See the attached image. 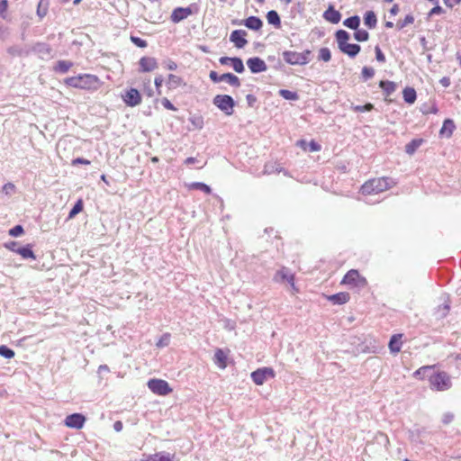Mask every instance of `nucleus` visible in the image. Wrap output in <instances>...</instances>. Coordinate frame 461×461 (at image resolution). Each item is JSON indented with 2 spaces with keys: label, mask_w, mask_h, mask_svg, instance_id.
Returning <instances> with one entry per match:
<instances>
[{
  "label": "nucleus",
  "mask_w": 461,
  "mask_h": 461,
  "mask_svg": "<svg viewBox=\"0 0 461 461\" xmlns=\"http://www.w3.org/2000/svg\"><path fill=\"white\" fill-rule=\"evenodd\" d=\"M456 129L455 122L452 119L447 118L443 122V125L439 131V134L441 136H446L447 138L451 137L454 131Z\"/></svg>",
  "instance_id": "nucleus-22"
},
{
  "label": "nucleus",
  "mask_w": 461,
  "mask_h": 461,
  "mask_svg": "<svg viewBox=\"0 0 461 461\" xmlns=\"http://www.w3.org/2000/svg\"><path fill=\"white\" fill-rule=\"evenodd\" d=\"M247 32L245 30H234L230 35V41L238 49H242L248 44L246 40Z\"/></svg>",
  "instance_id": "nucleus-11"
},
{
  "label": "nucleus",
  "mask_w": 461,
  "mask_h": 461,
  "mask_svg": "<svg viewBox=\"0 0 461 461\" xmlns=\"http://www.w3.org/2000/svg\"><path fill=\"white\" fill-rule=\"evenodd\" d=\"M213 360L215 364L224 368L226 366L227 356L222 349L217 348L214 353Z\"/></svg>",
  "instance_id": "nucleus-32"
},
{
  "label": "nucleus",
  "mask_w": 461,
  "mask_h": 461,
  "mask_svg": "<svg viewBox=\"0 0 461 461\" xmlns=\"http://www.w3.org/2000/svg\"><path fill=\"white\" fill-rule=\"evenodd\" d=\"M429 386L435 391H447L451 388L452 382L447 373L434 370L430 375Z\"/></svg>",
  "instance_id": "nucleus-4"
},
{
  "label": "nucleus",
  "mask_w": 461,
  "mask_h": 461,
  "mask_svg": "<svg viewBox=\"0 0 461 461\" xmlns=\"http://www.w3.org/2000/svg\"><path fill=\"white\" fill-rule=\"evenodd\" d=\"M183 82V79L174 74H169L167 81V86L169 90L177 88Z\"/></svg>",
  "instance_id": "nucleus-33"
},
{
  "label": "nucleus",
  "mask_w": 461,
  "mask_h": 461,
  "mask_svg": "<svg viewBox=\"0 0 461 461\" xmlns=\"http://www.w3.org/2000/svg\"><path fill=\"white\" fill-rule=\"evenodd\" d=\"M375 76V69L372 67H363L361 70V77L363 81H367Z\"/></svg>",
  "instance_id": "nucleus-45"
},
{
  "label": "nucleus",
  "mask_w": 461,
  "mask_h": 461,
  "mask_svg": "<svg viewBox=\"0 0 461 461\" xmlns=\"http://www.w3.org/2000/svg\"><path fill=\"white\" fill-rule=\"evenodd\" d=\"M450 310V305L448 303H444L442 305H439L435 312V316L437 319L445 318Z\"/></svg>",
  "instance_id": "nucleus-40"
},
{
  "label": "nucleus",
  "mask_w": 461,
  "mask_h": 461,
  "mask_svg": "<svg viewBox=\"0 0 461 461\" xmlns=\"http://www.w3.org/2000/svg\"><path fill=\"white\" fill-rule=\"evenodd\" d=\"M266 17L269 24L274 25L277 29L281 27V18L276 11H268Z\"/></svg>",
  "instance_id": "nucleus-29"
},
{
  "label": "nucleus",
  "mask_w": 461,
  "mask_h": 461,
  "mask_svg": "<svg viewBox=\"0 0 461 461\" xmlns=\"http://www.w3.org/2000/svg\"><path fill=\"white\" fill-rule=\"evenodd\" d=\"M212 104L226 115H232L236 103L231 95H216L212 99Z\"/></svg>",
  "instance_id": "nucleus-5"
},
{
  "label": "nucleus",
  "mask_w": 461,
  "mask_h": 461,
  "mask_svg": "<svg viewBox=\"0 0 461 461\" xmlns=\"http://www.w3.org/2000/svg\"><path fill=\"white\" fill-rule=\"evenodd\" d=\"M163 82H164V78L161 75H158L155 77L154 84H155V86H156V89H157L158 95H161L160 88L163 85Z\"/></svg>",
  "instance_id": "nucleus-59"
},
{
  "label": "nucleus",
  "mask_w": 461,
  "mask_h": 461,
  "mask_svg": "<svg viewBox=\"0 0 461 461\" xmlns=\"http://www.w3.org/2000/svg\"><path fill=\"white\" fill-rule=\"evenodd\" d=\"M454 420V414L451 413V412H447L443 415L442 417V422L446 425L449 424L450 422H452Z\"/></svg>",
  "instance_id": "nucleus-63"
},
{
  "label": "nucleus",
  "mask_w": 461,
  "mask_h": 461,
  "mask_svg": "<svg viewBox=\"0 0 461 461\" xmlns=\"http://www.w3.org/2000/svg\"><path fill=\"white\" fill-rule=\"evenodd\" d=\"M350 34L342 29L338 30L335 32V40L338 44L339 50L348 55L349 58L354 59L358 55L361 50V46L357 43H348Z\"/></svg>",
  "instance_id": "nucleus-2"
},
{
  "label": "nucleus",
  "mask_w": 461,
  "mask_h": 461,
  "mask_svg": "<svg viewBox=\"0 0 461 461\" xmlns=\"http://www.w3.org/2000/svg\"><path fill=\"white\" fill-rule=\"evenodd\" d=\"M22 245L17 241H10L5 243V248L14 253H17V250Z\"/></svg>",
  "instance_id": "nucleus-54"
},
{
  "label": "nucleus",
  "mask_w": 461,
  "mask_h": 461,
  "mask_svg": "<svg viewBox=\"0 0 461 461\" xmlns=\"http://www.w3.org/2000/svg\"><path fill=\"white\" fill-rule=\"evenodd\" d=\"M16 254L20 255L23 259H36L32 244L22 245Z\"/></svg>",
  "instance_id": "nucleus-24"
},
{
  "label": "nucleus",
  "mask_w": 461,
  "mask_h": 461,
  "mask_svg": "<svg viewBox=\"0 0 461 461\" xmlns=\"http://www.w3.org/2000/svg\"><path fill=\"white\" fill-rule=\"evenodd\" d=\"M122 99L129 107H135L141 103V95L136 88L130 87L122 95Z\"/></svg>",
  "instance_id": "nucleus-8"
},
{
  "label": "nucleus",
  "mask_w": 461,
  "mask_h": 461,
  "mask_svg": "<svg viewBox=\"0 0 461 461\" xmlns=\"http://www.w3.org/2000/svg\"><path fill=\"white\" fill-rule=\"evenodd\" d=\"M359 281H365V279L360 276L357 270L351 269L344 276L341 283L344 285H358Z\"/></svg>",
  "instance_id": "nucleus-17"
},
{
  "label": "nucleus",
  "mask_w": 461,
  "mask_h": 461,
  "mask_svg": "<svg viewBox=\"0 0 461 461\" xmlns=\"http://www.w3.org/2000/svg\"><path fill=\"white\" fill-rule=\"evenodd\" d=\"M148 387L152 393L161 396L167 395L172 392V389L167 381L158 378L149 380Z\"/></svg>",
  "instance_id": "nucleus-6"
},
{
  "label": "nucleus",
  "mask_w": 461,
  "mask_h": 461,
  "mask_svg": "<svg viewBox=\"0 0 461 461\" xmlns=\"http://www.w3.org/2000/svg\"><path fill=\"white\" fill-rule=\"evenodd\" d=\"M209 77L213 83L221 82V75H219L216 71L212 70L209 73Z\"/></svg>",
  "instance_id": "nucleus-61"
},
{
  "label": "nucleus",
  "mask_w": 461,
  "mask_h": 461,
  "mask_svg": "<svg viewBox=\"0 0 461 461\" xmlns=\"http://www.w3.org/2000/svg\"><path fill=\"white\" fill-rule=\"evenodd\" d=\"M422 140L421 139H413L411 140L408 144L405 146V152L407 154H413L418 148L421 145Z\"/></svg>",
  "instance_id": "nucleus-38"
},
{
  "label": "nucleus",
  "mask_w": 461,
  "mask_h": 461,
  "mask_svg": "<svg viewBox=\"0 0 461 461\" xmlns=\"http://www.w3.org/2000/svg\"><path fill=\"white\" fill-rule=\"evenodd\" d=\"M230 66L232 67L233 70L237 73H243L245 71L243 60L240 57H232Z\"/></svg>",
  "instance_id": "nucleus-41"
},
{
  "label": "nucleus",
  "mask_w": 461,
  "mask_h": 461,
  "mask_svg": "<svg viewBox=\"0 0 461 461\" xmlns=\"http://www.w3.org/2000/svg\"><path fill=\"white\" fill-rule=\"evenodd\" d=\"M395 185V182L391 177H379L366 181L361 186L363 194H378L384 192Z\"/></svg>",
  "instance_id": "nucleus-3"
},
{
  "label": "nucleus",
  "mask_w": 461,
  "mask_h": 461,
  "mask_svg": "<svg viewBox=\"0 0 461 461\" xmlns=\"http://www.w3.org/2000/svg\"><path fill=\"white\" fill-rule=\"evenodd\" d=\"M8 8V0H0V17L6 18V11Z\"/></svg>",
  "instance_id": "nucleus-56"
},
{
  "label": "nucleus",
  "mask_w": 461,
  "mask_h": 461,
  "mask_svg": "<svg viewBox=\"0 0 461 461\" xmlns=\"http://www.w3.org/2000/svg\"><path fill=\"white\" fill-rule=\"evenodd\" d=\"M0 356L6 359H11L15 356V352L14 351V349L9 348L8 346L1 345L0 346Z\"/></svg>",
  "instance_id": "nucleus-44"
},
{
  "label": "nucleus",
  "mask_w": 461,
  "mask_h": 461,
  "mask_svg": "<svg viewBox=\"0 0 461 461\" xmlns=\"http://www.w3.org/2000/svg\"><path fill=\"white\" fill-rule=\"evenodd\" d=\"M377 23L376 14L374 11H366L364 14V24L368 29L375 28Z\"/></svg>",
  "instance_id": "nucleus-27"
},
{
  "label": "nucleus",
  "mask_w": 461,
  "mask_h": 461,
  "mask_svg": "<svg viewBox=\"0 0 461 461\" xmlns=\"http://www.w3.org/2000/svg\"><path fill=\"white\" fill-rule=\"evenodd\" d=\"M284 60L292 66L300 65L303 66L302 54L296 51L292 50H285L282 53Z\"/></svg>",
  "instance_id": "nucleus-13"
},
{
  "label": "nucleus",
  "mask_w": 461,
  "mask_h": 461,
  "mask_svg": "<svg viewBox=\"0 0 461 461\" xmlns=\"http://www.w3.org/2000/svg\"><path fill=\"white\" fill-rule=\"evenodd\" d=\"M318 59L321 60V61H324V62L330 61V59H331V51H330V50L329 48H327V47L321 48L319 50Z\"/></svg>",
  "instance_id": "nucleus-42"
},
{
  "label": "nucleus",
  "mask_w": 461,
  "mask_h": 461,
  "mask_svg": "<svg viewBox=\"0 0 461 461\" xmlns=\"http://www.w3.org/2000/svg\"><path fill=\"white\" fill-rule=\"evenodd\" d=\"M73 67V62L69 60H59L55 67L54 71L60 74L67 73Z\"/></svg>",
  "instance_id": "nucleus-31"
},
{
  "label": "nucleus",
  "mask_w": 461,
  "mask_h": 461,
  "mask_svg": "<svg viewBox=\"0 0 461 461\" xmlns=\"http://www.w3.org/2000/svg\"><path fill=\"white\" fill-rule=\"evenodd\" d=\"M434 370H435L434 366H421L419 369H417L413 373L412 375H413V377L420 379V380H423V379L427 378L429 381L430 375H432Z\"/></svg>",
  "instance_id": "nucleus-19"
},
{
  "label": "nucleus",
  "mask_w": 461,
  "mask_h": 461,
  "mask_svg": "<svg viewBox=\"0 0 461 461\" xmlns=\"http://www.w3.org/2000/svg\"><path fill=\"white\" fill-rule=\"evenodd\" d=\"M278 95L285 100H289V101L299 100V95L295 91H291L288 89H280L278 91Z\"/></svg>",
  "instance_id": "nucleus-37"
},
{
  "label": "nucleus",
  "mask_w": 461,
  "mask_h": 461,
  "mask_svg": "<svg viewBox=\"0 0 461 461\" xmlns=\"http://www.w3.org/2000/svg\"><path fill=\"white\" fill-rule=\"evenodd\" d=\"M354 39L359 42H365L369 40V32L366 30L357 28L354 32Z\"/></svg>",
  "instance_id": "nucleus-39"
},
{
  "label": "nucleus",
  "mask_w": 461,
  "mask_h": 461,
  "mask_svg": "<svg viewBox=\"0 0 461 461\" xmlns=\"http://www.w3.org/2000/svg\"><path fill=\"white\" fill-rule=\"evenodd\" d=\"M66 86L89 91L97 90L102 82L97 76L92 74H79L64 79Z\"/></svg>",
  "instance_id": "nucleus-1"
},
{
  "label": "nucleus",
  "mask_w": 461,
  "mask_h": 461,
  "mask_svg": "<svg viewBox=\"0 0 461 461\" xmlns=\"http://www.w3.org/2000/svg\"><path fill=\"white\" fill-rule=\"evenodd\" d=\"M139 65L140 72H150L158 68L156 59L151 57H142L139 61Z\"/></svg>",
  "instance_id": "nucleus-16"
},
{
  "label": "nucleus",
  "mask_w": 461,
  "mask_h": 461,
  "mask_svg": "<svg viewBox=\"0 0 461 461\" xmlns=\"http://www.w3.org/2000/svg\"><path fill=\"white\" fill-rule=\"evenodd\" d=\"M161 104L167 110L176 111V107L166 97L161 100Z\"/></svg>",
  "instance_id": "nucleus-60"
},
{
  "label": "nucleus",
  "mask_w": 461,
  "mask_h": 461,
  "mask_svg": "<svg viewBox=\"0 0 461 461\" xmlns=\"http://www.w3.org/2000/svg\"><path fill=\"white\" fill-rule=\"evenodd\" d=\"M186 18L187 17L185 14L184 7L175 8L170 16L171 21L175 23H178Z\"/></svg>",
  "instance_id": "nucleus-34"
},
{
  "label": "nucleus",
  "mask_w": 461,
  "mask_h": 461,
  "mask_svg": "<svg viewBox=\"0 0 461 461\" xmlns=\"http://www.w3.org/2000/svg\"><path fill=\"white\" fill-rule=\"evenodd\" d=\"M163 65L164 67L168 69V70H176L177 68V64L173 61L172 59H167L166 60L163 61Z\"/></svg>",
  "instance_id": "nucleus-58"
},
{
  "label": "nucleus",
  "mask_w": 461,
  "mask_h": 461,
  "mask_svg": "<svg viewBox=\"0 0 461 461\" xmlns=\"http://www.w3.org/2000/svg\"><path fill=\"white\" fill-rule=\"evenodd\" d=\"M192 125L201 130L203 127V118L201 115H194L189 119Z\"/></svg>",
  "instance_id": "nucleus-47"
},
{
  "label": "nucleus",
  "mask_w": 461,
  "mask_h": 461,
  "mask_svg": "<svg viewBox=\"0 0 461 461\" xmlns=\"http://www.w3.org/2000/svg\"><path fill=\"white\" fill-rule=\"evenodd\" d=\"M247 66L249 68L250 72L253 74L265 72L267 69L266 62L259 57H253L248 59Z\"/></svg>",
  "instance_id": "nucleus-10"
},
{
  "label": "nucleus",
  "mask_w": 461,
  "mask_h": 461,
  "mask_svg": "<svg viewBox=\"0 0 461 461\" xmlns=\"http://www.w3.org/2000/svg\"><path fill=\"white\" fill-rule=\"evenodd\" d=\"M84 209V202L80 198L78 199L74 206L71 208L70 212H68V220H71L75 218L79 212H81Z\"/></svg>",
  "instance_id": "nucleus-36"
},
{
  "label": "nucleus",
  "mask_w": 461,
  "mask_h": 461,
  "mask_svg": "<svg viewBox=\"0 0 461 461\" xmlns=\"http://www.w3.org/2000/svg\"><path fill=\"white\" fill-rule=\"evenodd\" d=\"M48 0H41L37 6V14L41 19L46 16L48 13Z\"/></svg>",
  "instance_id": "nucleus-43"
},
{
  "label": "nucleus",
  "mask_w": 461,
  "mask_h": 461,
  "mask_svg": "<svg viewBox=\"0 0 461 461\" xmlns=\"http://www.w3.org/2000/svg\"><path fill=\"white\" fill-rule=\"evenodd\" d=\"M276 375L275 371L271 367L258 368L251 373L252 381L258 384H263L268 378H274Z\"/></svg>",
  "instance_id": "nucleus-7"
},
{
  "label": "nucleus",
  "mask_w": 461,
  "mask_h": 461,
  "mask_svg": "<svg viewBox=\"0 0 461 461\" xmlns=\"http://www.w3.org/2000/svg\"><path fill=\"white\" fill-rule=\"evenodd\" d=\"M9 235L12 237H19L24 233V229L22 225L17 224L11 228L8 231Z\"/></svg>",
  "instance_id": "nucleus-48"
},
{
  "label": "nucleus",
  "mask_w": 461,
  "mask_h": 461,
  "mask_svg": "<svg viewBox=\"0 0 461 461\" xmlns=\"http://www.w3.org/2000/svg\"><path fill=\"white\" fill-rule=\"evenodd\" d=\"M379 87L382 89L383 94L386 98L395 92L397 85L390 80H381L379 82Z\"/></svg>",
  "instance_id": "nucleus-21"
},
{
  "label": "nucleus",
  "mask_w": 461,
  "mask_h": 461,
  "mask_svg": "<svg viewBox=\"0 0 461 461\" xmlns=\"http://www.w3.org/2000/svg\"><path fill=\"white\" fill-rule=\"evenodd\" d=\"M246 100L249 107H254L256 103L258 102V98L252 94L247 95Z\"/></svg>",
  "instance_id": "nucleus-62"
},
{
  "label": "nucleus",
  "mask_w": 461,
  "mask_h": 461,
  "mask_svg": "<svg viewBox=\"0 0 461 461\" xmlns=\"http://www.w3.org/2000/svg\"><path fill=\"white\" fill-rule=\"evenodd\" d=\"M360 17L357 14L352 15L343 21V25L350 30H357L360 25Z\"/></svg>",
  "instance_id": "nucleus-30"
},
{
  "label": "nucleus",
  "mask_w": 461,
  "mask_h": 461,
  "mask_svg": "<svg viewBox=\"0 0 461 461\" xmlns=\"http://www.w3.org/2000/svg\"><path fill=\"white\" fill-rule=\"evenodd\" d=\"M275 280L288 282L293 287L294 286V276L287 267H283L275 276Z\"/></svg>",
  "instance_id": "nucleus-18"
},
{
  "label": "nucleus",
  "mask_w": 461,
  "mask_h": 461,
  "mask_svg": "<svg viewBox=\"0 0 461 461\" xmlns=\"http://www.w3.org/2000/svg\"><path fill=\"white\" fill-rule=\"evenodd\" d=\"M221 81H224L226 83H228L230 86H233V87H240V78L230 73V72H227V73H224L221 75Z\"/></svg>",
  "instance_id": "nucleus-28"
},
{
  "label": "nucleus",
  "mask_w": 461,
  "mask_h": 461,
  "mask_svg": "<svg viewBox=\"0 0 461 461\" xmlns=\"http://www.w3.org/2000/svg\"><path fill=\"white\" fill-rule=\"evenodd\" d=\"M301 54L303 57L302 59L303 61V65L308 64L312 59V52L310 50H305L303 52H301Z\"/></svg>",
  "instance_id": "nucleus-57"
},
{
  "label": "nucleus",
  "mask_w": 461,
  "mask_h": 461,
  "mask_svg": "<svg viewBox=\"0 0 461 461\" xmlns=\"http://www.w3.org/2000/svg\"><path fill=\"white\" fill-rule=\"evenodd\" d=\"M188 188L192 189V190H200L206 194H212V188L208 185H206L205 183H203V182H193V183L189 184Z\"/></svg>",
  "instance_id": "nucleus-35"
},
{
  "label": "nucleus",
  "mask_w": 461,
  "mask_h": 461,
  "mask_svg": "<svg viewBox=\"0 0 461 461\" xmlns=\"http://www.w3.org/2000/svg\"><path fill=\"white\" fill-rule=\"evenodd\" d=\"M33 51L39 55L41 59H47L51 57L52 49L45 42H37L32 49L31 52Z\"/></svg>",
  "instance_id": "nucleus-12"
},
{
  "label": "nucleus",
  "mask_w": 461,
  "mask_h": 461,
  "mask_svg": "<svg viewBox=\"0 0 461 461\" xmlns=\"http://www.w3.org/2000/svg\"><path fill=\"white\" fill-rule=\"evenodd\" d=\"M350 299V295L348 293L340 292L334 294H331L328 297V300L331 302L333 304L341 305L348 303Z\"/></svg>",
  "instance_id": "nucleus-23"
},
{
  "label": "nucleus",
  "mask_w": 461,
  "mask_h": 461,
  "mask_svg": "<svg viewBox=\"0 0 461 461\" xmlns=\"http://www.w3.org/2000/svg\"><path fill=\"white\" fill-rule=\"evenodd\" d=\"M168 341H169V335L168 334H165L157 343V346L161 348V347H164V346H167L168 344Z\"/></svg>",
  "instance_id": "nucleus-64"
},
{
  "label": "nucleus",
  "mask_w": 461,
  "mask_h": 461,
  "mask_svg": "<svg viewBox=\"0 0 461 461\" xmlns=\"http://www.w3.org/2000/svg\"><path fill=\"white\" fill-rule=\"evenodd\" d=\"M375 59L380 63H384L386 61L385 55L382 51L381 48L376 45L375 47Z\"/></svg>",
  "instance_id": "nucleus-53"
},
{
  "label": "nucleus",
  "mask_w": 461,
  "mask_h": 461,
  "mask_svg": "<svg viewBox=\"0 0 461 461\" xmlns=\"http://www.w3.org/2000/svg\"><path fill=\"white\" fill-rule=\"evenodd\" d=\"M131 42L136 45L137 47L139 48H145L147 47L148 43L145 40L140 38V37H137V36H133L131 35Z\"/></svg>",
  "instance_id": "nucleus-52"
},
{
  "label": "nucleus",
  "mask_w": 461,
  "mask_h": 461,
  "mask_svg": "<svg viewBox=\"0 0 461 461\" xmlns=\"http://www.w3.org/2000/svg\"><path fill=\"white\" fill-rule=\"evenodd\" d=\"M375 108L374 104L371 103H366L364 105H356L353 107V110L355 112L358 113H365V112H370Z\"/></svg>",
  "instance_id": "nucleus-50"
},
{
  "label": "nucleus",
  "mask_w": 461,
  "mask_h": 461,
  "mask_svg": "<svg viewBox=\"0 0 461 461\" xmlns=\"http://www.w3.org/2000/svg\"><path fill=\"white\" fill-rule=\"evenodd\" d=\"M242 23L244 26L252 31H259L263 26L262 20L259 17L254 15L244 19Z\"/></svg>",
  "instance_id": "nucleus-20"
},
{
  "label": "nucleus",
  "mask_w": 461,
  "mask_h": 461,
  "mask_svg": "<svg viewBox=\"0 0 461 461\" xmlns=\"http://www.w3.org/2000/svg\"><path fill=\"white\" fill-rule=\"evenodd\" d=\"M6 52L13 58L27 57L31 53V48L26 45H13L6 49Z\"/></svg>",
  "instance_id": "nucleus-14"
},
{
  "label": "nucleus",
  "mask_w": 461,
  "mask_h": 461,
  "mask_svg": "<svg viewBox=\"0 0 461 461\" xmlns=\"http://www.w3.org/2000/svg\"><path fill=\"white\" fill-rule=\"evenodd\" d=\"M86 419L82 413H72L66 417L64 424L72 429H80L84 427Z\"/></svg>",
  "instance_id": "nucleus-9"
},
{
  "label": "nucleus",
  "mask_w": 461,
  "mask_h": 461,
  "mask_svg": "<svg viewBox=\"0 0 461 461\" xmlns=\"http://www.w3.org/2000/svg\"><path fill=\"white\" fill-rule=\"evenodd\" d=\"M308 148L307 150L310 152H316L320 151L321 149V146L315 140H312L310 142H307Z\"/></svg>",
  "instance_id": "nucleus-55"
},
{
  "label": "nucleus",
  "mask_w": 461,
  "mask_h": 461,
  "mask_svg": "<svg viewBox=\"0 0 461 461\" xmlns=\"http://www.w3.org/2000/svg\"><path fill=\"white\" fill-rule=\"evenodd\" d=\"M185 14L186 17L197 14L199 12V6L197 4H191L187 7H184Z\"/></svg>",
  "instance_id": "nucleus-51"
},
{
  "label": "nucleus",
  "mask_w": 461,
  "mask_h": 461,
  "mask_svg": "<svg viewBox=\"0 0 461 461\" xmlns=\"http://www.w3.org/2000/svg\"><path fill=\"white\" fill-rule=\"evenodd\" d=\"M322 17L327 22L332 24H337L341 20V14L334 8V5H330L327 10L324 11Z\"/></svg>",
  "instance_id": "nucleus-15"
},
{
  "label": "nucleus",
  "mask_w": 461,
  "mask_h": 461,
  "mask_svg": "<svg viewBox=\"0 0 461 461\" xmlns=\"http://www.w3.org/2000/svg\"><path fill=\"white\" fill-rule=\"evenodd\" d=\"M402 334H394L389 340V349L392 353H398L402 348Z\"/></svg>",
  "instance_id": "nucleus-25"
},
{
  "label": "nucleus",
  "mask_w": 461,
  "mask_h": 461,
  "mask_svg": "<svg viewBox=\"0 0 461 461\" xmlns=\"http://www.w3.org/2000/svg\"><path fill=\"white\" fill-rule=\"evenodd\" d=\"M402 97L405 103L412 104L417 99V93L413 87L407 86L402 90Z\"/></svg>",
  "instance_id": "nucleus-26"
},
{
  "label": "nucleus",
  "mask_w": 461,
  "mask_h": 461,
  "mask_svg": "<svg viewBox=\"0 0 461 461\" xmlns=\"http://www.w3.org/2000/svg\"><path fill=\"white\" fill-rule=\"evenodd\" d=\"M433 4L435 5V6L431 8L428 13V18H430L433 15L442 14L445 12L444 9L438 5V1Z\"/></svg>",
  "instance_id": "nucleus-49"
},
{
  "label": "nucleus",
  "mask_w": 461,
  "mask_h": 461,
  "mask_svg": "<svg viewBox=\"0 0 461 461\" xmlns=\"http://www.w3.org/2000/svg\"><path fill=\"white\" fill-rule=\"evenodd\" d=\"M413 22H414V17L412 14H407L403 20L398 21V23H396V27L398 30H402L404 27H406L407 25L413 23Z\"/></svg>",
  "instance_id": "nucleus-46"
}]
</instances>
